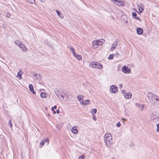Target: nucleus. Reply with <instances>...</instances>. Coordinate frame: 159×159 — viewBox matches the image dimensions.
Listing matches in <instances>:
<instances>
[{
    "label": "nucleus",
    "mask_w": 159,
    "mask_h": 159,
    "mask_svg": "<svg viewBox=\"0 0 159 159\" xmlns=\"http://www.w3.org/2000/svg\"><path fill=\"white\" fill-rule=\"evenodd\" d=\"M90 101L89 100H87L80 101V103L84 106H86L90 104Z\"/></svg>",
    "instance_id": "nucleus-9"
},
{
    "label": "nucleus",
    "mask_w": 159,
    "mask_h": 159,
    "mask_svg": "<svg viewBox=\"0 0 159 159\" xmlns=\"http://www.w3.org/2000/svg\"><path fill=\"white\" fill-rule=\"evenodd\" d=\"M113 56L112 54H111L110 55L109 57H108V59H113Z\"/></svg>",
    "instance_id": "nucleus-31"
},
{
    "label": "nucleus",
    "mask_w": 159,
    "mask_h": 159,
    "mask_svg": "<svg viewBox=\"0 0 159 159\" xmlns=\"http://www.w3.org/2000/svg\"><path fill=\"white\" fill-rule=\"evenodd\" d=\"M40 96L42 98H45L47 96L46 93H41Z\"/></svg>",
    "instance_id": "nucleus-26"
},
{
    "label": "nucleus",
    "mask_w": 159,
    "mask_h": 159,
    "mask_svg": "<svg viewBox=\"0 0 159 159\" xmlns=\"http://www.w3.org/2000/svg\"><path fill=\"white\" fill-rule=\"evenodd\" d=\"M52 111H53V113L55 114L56 113V111L55 110H54V109L53 110H52Z\"/></svg>",
    "instance_id": "nucleus-41"
},
{
    "label": "nucleus",
    "mask_w": 159,
    "mask_h": 159,
    "mask_svg": "<svg viewBox=\"0 0 159 159\" xmlns=\"http://www.w3.org/2000/svg\"><path fill=\"white\" fill-rule=\"evenodd\" d=\"M121 125V124L120 122H118L116 124V126L118 127H120Z\"/></svg>",
    "instance_id": "nucleus-36"
},
{
    "label": "nucleus",
    "mask_w": 159,
    "mask_h": 159,
    "mask_svg": "<svg viewBox=\"0 0 159 159\" xmlns=\"http://www.w3.org/2000/svg\"><path fill=\"white\" fill-rule=\"evenodd\" d=\"M137 6L139 7V9L140 12L141 13L143 12L144 11V6L142 4H140L139 5H138Z\"/></svg>",
    "instance_id": "nucleus-11"
},
{
    "label": "nucleus",
    "mask_w": 159,
    "mask_h": 159,
    "mask_svg": "<svg viewBox=\"0 0 159 159\" xmlns=\"http://www.w3.org/2000/svg\"><path fill=\"white\" fill-rule=\"evenodd\" d=\"M93 119L94 120H97V118L96 117V116L95 115H93Z\"/></svg>",
    "instance_id": "nucleus-33"
},
{
    "label": "nucleus",
    "mask_w": 159,
    "mask_h": 159,
    "mask_svg": "<svg viewBox=\"0 0 159 159\" xmlns=\"http://www.w3.org/2000/svg\"><path fill=\"white\" fill-rule=\"evenodd\" d=\"M22 73L23 72L21 71H20L17 73V75L18 76V78L20 80H21L22 79L21 75Z\"/></svg>",
    "instance_id": "nucleus-20"
},
{
    "label": "nucleus",
    "mask_w": 159,
    "mask_h": 159,
    "mask_svg": "<svg viewBox=\"0 0 159 159\" xmlns=\"http://www.w3.org/2000/svg\"><path fill=\"white\" fill-rule=\"evenodd\" d=\"M117 42H115L114 43L112 44L111 47V51L113 50L117 46Z\"/></svg>",
    "instance_id": "nucleus-19"
},
{
    "label": "nucleus",
    "mask_w": 159,
    "mask_h": 159,
    "mask_svg": "<svg viewBox=\"0 0 159 159\" xmlns=\"http://www.w3.org/2000/svg\"><path fill=\"white\" fill-rule=\"evenodd\" d=\"M123 84H119V88H120V89H121L122 87H123Z\"/></svg>",
    "instance_id": "nucleus-38"
},
{
    "label": "nucleus",
    "mask_w": 159,
    "mask_h": 159,
    "mask_svg": "<svg viewBox=\"0 0 159 159\" xmlns=\"http://www.w3.org/2000/svg\"><path fill=\"white\" fill-rule=\"evenodd\" d=\"M122 120H125V121H126V119H122Z\"/></svg>",
    "instance_id": "nucleus-42"
},
{
    "label": "nucleus",
    "mask_w": 159,
    "mask_h": 159,
    "mask_svg": "<svg viewBox=\"0 0 159 159\" xmlns=\"http://www.w3.org/2000/svg\"><path fill=\"white\" fill-rule=\"evenodd\" d=\"M110 90L111 93H115L118 92V88L116 85H112L110 87Z\"/></svg>",
    "instance_id": "nucleus-5"
},
{
    "label": "nucleus",
    "mask_w": 159,
    "mask_h": 159,
    "mask_svg": "<svg viewBox=\"0 0 159 159\" xmlns=\"http://www.w3.org/2000/svg\"><path fill=\"white\" fill-rule=\"evenodd\" d=\"M122 70L126 74H129L130 72V69L126 66H123L122 68Z\"/></svg>",
    "instance_id": "nucleus-6"
},
{
    "label": "nucleus",
    "mask_w": 159,
    "mask_h": 159,
    "mask_svg": "<svg viewBox=\"0 0 159 159\" xmlns=\"http://www.w3.org/2000/svg\"><path fill=\"white\" fill-rule=\"evenodd\" d=\"M61 98H63V99H64V96H63L62 95H61Z\"/></svg>",
    "instance_id": "nucleus-43"
},
{
    "label": "nucleus",
    "mask_w": 159,
    "mask_h": 159,
    "mask_svg": "<svg viewBox=\"0 0 159 159\" xmlns=\"http://www.w3.org/2000/svg\"><path fill=\"white\" fill-rule=\"evenodd\" d=\"M143 31V30L140 28H138L137 29V33L141 35L142 34Z\"/></svg>",
    "instance_id": "nucleus-17"
},
{
    "label": "nucleus",
    "mask_w": 159,
    "mask_h": 159,
    "mask_svg": "<svg viewBox=\"0 0 159 159\" xmlns=\"http://www.w3.org/2000/svg\"><path fill=\"white\" fill-rule=\"evenodd\" d=\"M98 42V45L100 46L102 45L105 42V40L103 39H101L97 40Z\"/></svg>",
    "instance_id": "nucleus-16"
},
{
    "label": "nucleus",
    "mask_w": 159,
    "mask_h": 159,
    "mask_svg": "<svg viewBox=\"0 0 159 159\" xmlns=\"http://www.w3.org/2000/svg\"><path fill=\"white\" fill-rule=\"evenodd\" d=\"M132 93L130 92L125 93L124 94V96L126 99H130L132 97Z\"/></svg>",
    "instance_id": "nucleus-10"
},
{
    "label": "nucleus",
    "mask_w": 159,
    "mask_h": 159,
    "mask_svg": "<svg viewBox=\"0 0 159 159\" xmlns=\"http://www.w3.org/2000/svg\"><path fill=\"white\" fill-rule=\"evenodd\" d=\"M134 11H136V10H135V9H134Z\"/></svg>",
    "instance_id": "nucleus-47"
},
{
    "label": "nucleus",
    "mask_w": 159,
    "mask_h": 159,
    "mask_svg": "<svg viewBox=\"0 0 159 159\" xmlns=\"http://www.w3.org/2000/svg\"><path fill=\"white\" fill-rule=\"evenodd\" d=\"M134 11H136V10H135V9H134Z\"/></svg>",
    "instance_id": "nucleus-46"
},
{
    "label": "nucleus",
    "mask_w": 159,
    "mask_h": 159,
    "mask_svg": "<svg viewBox=\"0 0 159 159\" xmlns=\"http://www.w3.org/2000/svg\"><path fill=\"white\" fill-rule=\"evenodd\" d=\"M156 126L157 127V129H156V132H159V123L157 124L156 125Z\"/></svg>",
    "instance_id": "nucleus-29"
},
{
    "label": "nucleus",
    "mask_w": 159,
    "mask_h": 159,
    "mask_svg": "<svg viewBox=\"0 0 159 159\" xmlns=\"http://www.w3.org/2000/svg\"><path fill=\"white\" fill-rule=\"evenodd\" d=\"M9 126L10 127H12V124L11 123V121L10 120H9Z\"/></svg>",
    "instance_id": "nucleus-32"
},
{
    "label": "nucleus",
    "mask_w": 159,
    "mask_h": 159,
    "mask_svg": "<svg viewBox=\"0 0 159 159\" xmlns=\"http://www.w3.org/2000/svg\"><path fill=\"white\" fill-rule=\"evenodd\" d=\"M134 11H136V10H135V9H134Z\"/></svg>",
    "instance_id": "nucleus-45"
},
{
    "label": "nucleus",
    "mask_w": 159,
    "mask_h": 159,
    "mask_svg": "<svg viewBox=\"0 0 159 159\" xmlns=\"http://www.w3.org/2000/svg\"><path fill=\"white\" fill-rule=\"evenodd\" d=\"M137 14L135 12H133L132 13L133 17L139 21H140V19L137 16Z\"/></svg>",
    "instance_id": "nucleus-14"
},
{
    "label": "nucleus",
    "mask_w": 159,
    "mask_h": 159,
    "mask_svg": "<svg viewBox=\"0 0 159 159\" xmlns=\"http://www.w3.org/2000/svg\"><path fill=\"white\" fill-rule=\"evenodd\" d=\"M29 87L30 91L33 93L34 94H35L36 93V92L34 90L33 85L31 84H29Z\"/></svg>",
    "instance_id": "nucleus-12"
},
{
    "label": "nucleus",
    "mask_w": 159,
    "mask_h": 159,
    "mask_svg": "<svg viewBox=\"0 0 159 159\" xmlns=\"http://www.w3.org/2000/svg\"><path fill=\"white\" fill-rule=\"evenodd\" d=\"M104 140L106 145L108 147H110L112 144V138L111 134L109 133L105 134Z\"/></svg>",
    "instance_id": "nucleus-2"
},
{
    "label": "nucleus",
    "mask_w": 159,
    "mask_h": 159,
    "mask_svg": "<svg viewBox=\"0 0 159 159\" xmlns=\"http://www.w3.org/2000/svg\"><path fill=\"white\" fill-rule=\"evenodd\" d=\"M11 14L9 12H7L6 14L7 17L9 18Z\"/></svg>",
    "instance_id": "nucleus-34"
},
{
    "label": "nucleus",
    "mask_w": 159,
    "mask_h": 159,
    "mask_svg": "<svg viewBox=\"0 0 159 159\" xmlns=\"http://www.w3.org/2000/svg\"><path fill=\"white\" fill-rule=\"evenodd\" d=\"M35 76H36V79L38 80H40L41 78V76L39 74H35Z\"/></svg>",
    "instance_id": "nucleus-28"
},
{
    "label": "nucleus",
    "mask_w": 159,
    "mask_h": 159,
    "mask_svg": "<svg viewBox=\"0 0 159 159\" xmlns=\"http://www.w3.org/2000/svg\"><path fill=\"white\" fill-rule=\"evenodd\" d=\"M89 65L92 68L101 69L103 68L102 65L97 62H92L89 63Z\"/></svg>",
    "instance_id": "nucleus-3"
},
{
    "label": "nucleus",
    "mask_w": 159,
    "mask_h": 159,
    "mask_svg": "<svg viewBox=\"0 0 159 159\" xmlns=\"http://www.w3.org/2000/svg\"><path fill=\"white\" fill-rule=\"evenodd\" d=\"M98 41L97 40H94L93 41V47H95V48H97L98 45Z\"/></svg>",
    "instance_id": "nucleus-18"
},
{
    "label": "nucleus",
    "mask_w": 159,
    "mask_h": 159,
    "mask_svg": "<svg viewBox=\"0 0 159 159\" xmlns=\"http://www.w3.org/2000/svg\"><path fill=\"white\" fill-rule=\"evenodd\" d=\"M157 116L154 114H152L151 116V119L152 120H154L157 119Z\"/></svg>",
    "instance_id": "nucleus-24"
},
{
    "label": "nucleus",
    "mask_w": 159,
    "mask_h": 159,
    "mask_svg": "<svg viewBox=\"0 0 159 159\" xmlns=\"http://www.w3.org/2000/svg\"><path fill=\"white\" fill-rule=\"evenodd\" d=\"M71 132L72 133L75 134L78 133V131L77 130V127L76 126H74L71 129Z\"/></svg>",
    "instance_id": "nucleus-13"
},
{
    "label": "nucleus",
    "mask_w": 159,
    "mask_h": 159,
    "mask_svg": "<svg viewBox=\"0 0 159 159\" xmlns=\"http://www.w3.org/2000/svg\"><path fill=\"white\" fill-rule=\"evenodd\" d=\"M56 12L57 13L58 15L61 18H63L64 17L61 14L60 12L58 11H56Z\"/></svg>",
    "instance_id": "nucleus-27"
},
{
    "label": "nucleus",
    "mask_w": 159,
    "mask_h": 159,
    "mask_svg": "<svg viewBox=\"0 0 159 159\" xmlns=\"http://www.w3.org/2000/svg\"><path fill=\"white\" fill-rule=\"evenodd\" d=\"M157 119L159 120V115L157 116Z\"/></svg>",
    "instance_id": "nucleus-44"
},
{
    "label": "nucleus",
    "mask_w": 159,
    "mask_h": 159,
    "mask_svg": "<svg viewBox=\"0 0 159 159\" xmlns=\"http://www.w3.org/2000/svg\"><path fill=\"white\" fill-rule=\"evenodd\" d=\"M135 105L139 108L141 111H142L144 108V106L143 105H140L138 103H136Z\"/></svg>",
    "instance_id": "nucleus-15"
},
{
    "label": "nucleus",
    "mask_w": 159,
    "mask_h": 159,
    "mask_svg": "<svg viewBox=\"0 0 159 159\" xmlns=\"http://www.w3.org/2000/svg\"><path fill=\"white\" fill-rule=\"evenodd\" d=\"M97 111V109L96 108L91 109V112L92 115H95Z\"/></svg>",
    "instance_id": "nucleus-25"
},
{
    "label": "nucleus",
    "mask_w": 159,
    "mask_h": 159,
    "mask_svg": "<svg viewBox=\"0 0 159 159\" xmlns=\"http://www.w3.org/2000/svg\"><path fill=\"white\" fill-rule=\"evenodd\" d=\"M26 1L30 3H33L34 2V0H26Z\"/></svg>",
    "instance_id": "nucleus-30"
},
{
    "label": "nucleus",
    "mask_w": 159,
    "mask_h": 159,
    "mask_svg": "<svg viewBox=\"0 0 159 159\" xmlns=\"http://www.w3.org/2000/svg\"><path fill=\"white\" fill-rule=\"evenodd\" d=\"M15 43L20 48H22L23 50H26V48L24 44L19 41L16 40L15 41Z\"/></svg>",
    "instance_id": "nucleus-4"
},
{
    "label": "nucleus",
    "mask_w": 159,
    "mask_h": 159,
    "mask_svg": "<svg viewBox=\"0 0 159 159\" xmlns=\"http://www.w3.org/2000/svg\"><path fill=\"white\" fill-rule=\"evenodd\" d=\"M84 155L81 156L79 157L78 159H84Z\"/></svg>",
    "instance_id": "nucleus-35"
},
{
    "label": "nucleus",
    "mask_w": 159,
    "mask_h": 159,
    "mask_svg": "<svg viewBox=\"0 0 159 159\" xmlns=\"http://www.w3.org/2000/svg\"><path fill=\"white\" fill-rule=\"evenodd\" d=\"M121 92L123 94V93H124V94L125 93V90H122L121 91Z\"/></svg>",
    "instance_id": "nucleus-40"
},
{
    "label": "nucleus",
    "mask_w": 159,
    "mask_h": 159,
    "mask_svg": "<svg viewBox=\"0 0 159 159\" xmlns=\"http://www.w3.org/2000/svg\"><path fill=\"white\" fill-rule=\"evenodd\" d=\"M49 143V140L48 138H45L40 143V147L42 148L44 145H48Z\"/></svg>",
    "instance_id": "nucleus-7"
},
{
    "label": "nucleus",
    "mask_w": 159,
    "mask_h": 159,
    "mask_svg": "<svg viewBox=\"0 0 159 159\" xmlns=\"http://www.w3.org/2000/svg\"><path fill=\"white\" fill-rule=\"evenodd\" d=\"M77 99L80 102L81 101H83V99L84 98V97L83 95H79L77 96Z\"/></svg>",
    "instance_id": "nucleus-21"
},
{
    "label": "nucleus",
    "mask_w": 159,
    "mask_h": 159,
    "mask_svg": "<svg viewBox=\"0 0 159 159\" xmlns=\"http://www.w3.org/2000/svg\"><path fill=\"white\" fill-rule=\"evenodd\" d=\"M74 56L79 60L82 59V57L80 55L77 54L75 53V55H74Z\"/></svg>",
    "instance_id": "nucleus-22"
},
{
    "label": "nucleus",
    "mask_w": 159,
    "mask_h": 159,
    "mask_svg": "<svg viewBox=\"0 0 159 159\" xmlns=\"http://www.w3.org/2000/svg\"><path fill=\"white\" fill-rule=\"evenodd\" d=\"M111 1L119 6H123L125 4L124 2L120 0H111Z\"/></svg>",
    "instance_id": "nucleus-8"
},
{
    "label": "nucleus",
    "mask_w": 159,
    "mask_h": 159,
    "mask_svg": "<svg viewBox=\"0 0 159 159\" xmlns=\"http://www.w3.org/2000/svg\"><path fill=\"white\" fill-rule=\"evenodd\" d=\"M57 106H55L54 107H52V110H53L54 109H56L57 108Z\"/></svg>",
    "instance_id": "nucleus-37"
},
{
    "label": "nucleus",
    "mask_w": 159,
    "mask_h": 159,
    "mask_svg": "<svg viewBox=\"0 0 159 159\" xmlns=\"http://www.w3.org/2000/svg\"><path fill=\"white\" fill-rule=\"evenodd\" d=\"M147 97L149 100L151 101H153V99H154V105L159 109V97L151 92H149L148 93Z\"/></svg>",
    "instance_id": "nucleus-1"
},
{
    "label": "nucleus",
    "mask_w": 159,
    "mask_h": 159,
    "mask_svg": "<svg viewBox=\"0 0 159 159\" xmlns=\"http://www.w3.org/2000/svg\"><path fill=\"white\" fill-rule=\"evenodd\" d=\"M56 112L58 114L59 113H60L59 110V109L57 110Z\"/></svg>",
    "instance_id": "nucleus-39"
},
{
    "label": "nucleus",
    "mask_w": 159,
    "mask_h": 159,
    "mask_svg": "<svg viewBox=\"0 0 159 159\" xmlns=\"http://www.w3.org/2000/svg\"><path fill=\"white\" fill-rule=\"evenodd\" d=\"M69 48L71 51L72 52L73 55H75L76 52L75 49L73 48L71 46Z\"/></svg>",
    "instance_id": "nucleus-23"
}]
</instances>
